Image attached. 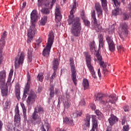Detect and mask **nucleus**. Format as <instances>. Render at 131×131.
<instances>
[{"label": "nucleus", "mask_w": 131, "mask_h": 131, "mask_svg": "<svg viewBox=\"0 0 131 131\" xmlns=\"http://www.w3.org/2000/svg\"><path fill=\"white\" fill-rule=\"evenodd\" d=\"M123 109H124V111H125V112H127L129 111V107L128 106V105H124L123 106Z\"/></svg>", "instance_id": "4d7b16f0"}, {"label": "nucleus", "mask_w": 131, "mask_h": 131, "mask_svg": "<svg viewBox=\"0 0 131 131\" xmlns=\"http://www.w3.org/2000/svg\"><path fill=\"white\" fill-rule=\"evenodd\" d=\"M113 3H114L115 7L117 8L115 9L112 11V15L113 16H117L118 15H120L122 13L121 11V9L119 8L120 7V3L118 2V0H112Z\"/></svg>", "instance_id": "9b49d317"}, {"label": "nucleus", "mask_w": 131, "mask_h": 131, "mask_svg": "<svg viewBox=\"0 0 131 131\" xmlns=\"http://www.w3.org/2000/svg\"><path fill=\"white\" fill-rule=\"evenodd\" d=\"M116 101H117V98L116 95H113L110 96L109 101H108L110 103H111V104H115V103L116 102Z\"/></svg>", "instance_id": "393cba45"}, {"label": "nucleus", "mask_w": 131, "mask_h": 131, "mask_svg": "<svg viewBox=\"0 0 131 131\" xmlns=\"http://www.w3.org/2000/svg\"><path fill=\"white\" fill-rule=\"evenodd\" d=\"M54 38H55L54 33L52 31H50L49 34L48 35V41L46 43V47L42 52V55L44 57H47V58L50 57V53H51V49H52V46H53L54 42Z\"/></svg>", "instance_id": "f03ea898"}, {"label": "nucleus", "mask_w": 131, "mask_h": 131, "mask_svg": "<svg viewBox=\"0 0 131 131\" xmlns=\"http://www.w3.org/2000/svg\"><path fill=\"white\" fill-rule=\"evenodd\" d=\"M48 20V16H44L41 19L39 24L40 25H41L42 26H43L46 25V23H47V21Z\"/></svg>", "instance_id": "7c9ffc66"}, {"label": "nucleus", "mask_w": 131, "mask_h": 131, "mask_svg": "<svg viewBox=\"0 0 131 131\" xmlns=\"http://www.w3.org/2000/svg\"><path fill=\"white\" fill-rule=\"evenodd\" d=\"M43 0H38L37 1V6L40 8V7H41L42 6V1Z\"/></svg>", "instance_id": "6e6d98bb"}, {"label": "nucleus", "mask_w": 131, "mask_h": 131, "mask_svg": "<svg viewBox=\"0 0 131 131\" xmlns=\"http://www.w3.org/2000/svg\"><path fill=\"white\" fill-rule=\"evenodd\" d=\"M90 107L92 110H95L96 109V106L94 104H90Z\"/></svg>", "instance_id": "338daca9"}, {"label": "nucleus", "mask_w": 131, "mask_h": 131, "mask_svg": "<svg viewBox=\"0 0 131 131\" xmlns=\"http://www.w3.org/2000/svg\"><path fill=\"white\" fill-rule=\"evenodd\" d=\"M50 8H43L41 9V12L42 13V14H44L45 15H49L50 14Z\"/></svg>", "instance_id": "c9c22d12"}, {"label": "nucleus", "mask_w": 131, "mask_h": 131, "mask_svg": "<svg viewBox=\"0 0 131 131\" xmlns=\"http://www.w3.org/2000/svg\"><path fill=\"white\" fill-rule=\"evenodd\" d=\"M108 121L110 125H113V124H115L118 121V118L116 116L112 115L108 119Z\"/></svg>", "instance_id": "412c9836"}, {"label": "nucleus", "mask_w": 131, "mask_h": 131, "mask_svg": "<svg viewBox=\"0 0 131 131\" xmlns=\"http://www.w3.org/2000/svg\"><path fill=\"white\" fill-rule=\"evenodd\" d=\"M63 106L64 110H66V109H69V108H70V106H71V102H70L69 100H67L65 102H63Z\"/></svg>", "instance_id": "2f4dec72"}, {"label": "nucleus", "mask_w": 131, "mask_h": 131, "mask_svg": "<svg viewBox=\"0 0 131 131\" xmlns=\"http://www.w3.org/2000/svg\"><path fill=\"white\" fill-rule=\"evenodd\" d=\"M28 61L30 62H32V57L30 55L28 56Z\"/></svg>", "instance_id": "774afa93"}, {"label": "nucleus", "mask_w": 131, "mask_h": 131, "mask_svg": "<svg viewBox=\"0 0 131 131\" xmlns=\"http://www.w3.org/2000/svg\"><path fill=\"white\" fill-rule=\"evenodd\" d=\"M96 56L97 57V60L99 61V63L102 62V56H101L99 52H97Z\"/></svg>", "instance_id": "de8ad7c7"}, {"label": "nucleus", "mask_w": 131, "mask_h": 131, "mask_svg": "<svg viewBox=\"0 0 131 131\" xmlns=\"http://www.w3.org/2000/svg\"><path fill=\"white\" fill-rule=\"evenodd\" d=\"M79 105L80 106H84L85 105V101H84V100H82L81 101L79 102Z\"/></svg>", "instance_id": "e2e57ef3"}, {"label": "nucleus", "mask_w": 131, "mask_h": 131, "mask_svg": "<svg viewBox=\"0 0 131 131\" xmlns=\"http://www.w3.org/2000/svg\"><path fill=\"white\" fill-rule=\"evenodd\" d=\"M43 5L46 8H48L49 9L51 8V0H44L43 2Z\"/></svg>", "instance_id": "72a5a7b5"}, {"label": "nucleus", "mask_w": 131, "mask_h": 131, "mask_svg": "<svg viewBox=\"0 0 131 131\" xmlns=\"http://www.w3.org/2000/svg\"><path fill=\"white\" fill-rule=\"evenodd\" d=\"M11 79H8L6 84H0V88L2 90V96L6 97L8 96V89L9 86H11Z\"/></svg>", "instance_id": "9d476101"}, {"label": "nucleus", "mask_w": 131, "mask_h": 131, "mask_svg": "<svg viewBox=\"0 0 131 131\" xmlns=\"http://www.w3.org/2000/svg\"><path fill=\"white\" fill-rule=\"evenodd\" d=\"M94 8L97 13L98 17L103 16V10H102V7L99 3H95Z\"/></svg>", "instance_id": "a211bd4d"}, {"label": "nucleus", "mask_w": 131, "mask_h": 131, "mask_svg": "<svg viewBox=\"0 0 131 131\" xmlns=\"http://www.w3.org/2000/svg\"><path fill=\"white\" fill-rule=\"evenodd\" d=\"M92 123H98V121L97 120V116L95 115H92Z\"/></svg>", "instance_id": "8fccbe9b"}, {"label": "nucleus", "mask_w": 131, "mask_h": 131, "mask_svg": "<svg viewBox=\"0 0 131 131\" xmlns=\"http://www.w3.org/2000/svg\"><path fill=\"white\" fill-rule=\"evenodd\" d=\"M81 17L82 20H84V19L87 18L86 16H85V14H84V12H82L81 13Z\"/></svg>", "instance_id": "bf43d9fd"}, {"label": "nucleus", "mask_w": 131, "mask_h": 131, "mask_svg": "<svg viewBox=\"0 0 131 131\" xmlns=\"http://www.w3.org/2000/svg\"><path fill=\"white\" fill-rule=\"evenodd\" d=\"M122 17L123 18V20H128V19H129V14L127 13V12H125L123 13Z\"/></svg>", "instance_id": "37998d69"}, {"label": "nucleus", "mask_w": 131, "mask_h": 131, "mask_svg": "<svg viewBox=\"0 0 131 131\" xmlns=\"http://www.w3.org/2000/svg\"><path fill=\"white\" fill-rule=\"evenodd\" d=\"M49 91L50 92V96L51 98L54 97V86H51L50 88L49 89Z\"/></svg>", "instance_id": "c03bdc74"}, {"label": "nucleus", "mask_w": 131, "mask_h": 131, "mask_svg": "<svg viewBox=\"0 0 131 131\" xmlns=\"http://www.w3.org/2000/svg\"><path fill=\"white\" fill-rule=\"evenodd\" d=\"M117 49L118 50V52L120 53V54H123L124 52V49H123V47H122V46H120V45L118 46Z\"/></svg>", "instance_id": "a18cd8bd"}, {"label": "nucleus", "mask_w": 131, "mask_h": 131, "mask_svg": "<svg viewBox=\"0 0 131 131\" xmlns=\"http://www.w3.org/2000/svg\"><path fill=\"white\" fill-rule=\"evenodd\" d=\"M90 131H98V123H92V128Z\"/></svg>", "instance_id": "4c0bfd02"}, {"label": "nucleus", "mask_w": 131, "mask_h": 131, "mask_svg": "<svg viewBox=\"0 0 131 131\" xmlns=\"http://www.w3.org/2000/svg\"><path fill=\"white\" fill-rule=\"evenodd\" d=\"M95 113L98 116H101V115H102V113H101V112L98 110L95 111Z\"/></svg>", "instance_id": "0e129e2a"}, {"label": "nucleus", "mask_w": 131, "mask_h": 131, "mask_svg": "<svg viewBox=\"0 0 131 131\" xmlns=\"http://www.w3.org/2000/svg\"><path fill=\"white\" fill-rule=\"evenodd\" d=\"M37 79L39 81H41V82L42 81L43 79V73H39L37 76Z\"/></svg>", "instance_id": "a19ab883"}, {"label": "nucleus", "mask_w": 131, "mask_h": 131, "mask_svg": "<svg viewBox=\"0 0 131 131\" xmlns=\"http://www.w3.org/2000/svg\"><path fill=\"white\" fill-rule=\"evenodd\" d=\"M13 127H14V125H13L12 124H9V125H8V126H7L8 131H12Z\"/></svg>", "instance_id": "864d4df0"}, {"label": "nucleus", "mask_w": 131, "mask_h": 131, "mask_svg": "<svg viewBox=\"0 0 131 131\" xmlns=\"http://www.w3.org/2000/svg\"><path fill=\"white\" fill-rule=\"evenodd\" d=\"M37 96L35 93L33 91H31L27 100V103L30 105L31 104H33L35 102V100L36 99Z\"/></svg>", "instance_id": "ddd939ff"}, {"label": "nucleus", "mask_w": 131, "mask_h": 131, "mask_svg": "<svg viewBox=\"0 0 131 131\" xmlns=\"http://www.w3.org/2000/svg\"><path fill=\"white\" fill-rule=\"evenodd\" d=\"M75 9H76V1L75 0H74L73 2V7L71 11H73V13H75V11H74Z\"/></svg>", "instance_id": "603ef678"}, {"label": "nucleus", "mask_w": 131, "mask_h": 131, "mask_svg": "<svg viewBox=\"0 0 131 131\" xmlns=\"http://www.w3.org/2000/svg\"><path fill=\"white\" fill-rule=\"evenodd\" d=\"M11 106V101L10 100H7V101L5 102L4 107V111H7L8 109L10 108Z\"/></svg>", "instance_id": "473e14b6"}, {"label": "nucleus", "mask_w": 131, "mask_h": 131, "mask_svg": "<svg viewBox=\"0 0 131 131\" xmlns=\"http://www.w3.org/2000/svg\"><path fill=\"white\" fill-rule=\"evenodd\" d=\"M91 17L92 18V20L91 22V28L94 30H96L97 32L100 31V29L99 28V25L98 24V21L97 20V18H96V11L93 10L92 11Z\"/></svg>", "instance_id": "6e6552de"}, {"label": "nucleus", "mask_w": 131, "mask_h": 131, "mask_svg": "<svg viewBox=\"0 0 131 131\" xmlns=\"http://www.w3.org/2000/svg\"><path fill=\"white\" fill-rule=\"evenodd\" d=\"M129 130V125L127 124L123 126L122 131H128Z\"/></svg>", "instance_id": "09e8293b"}, {"label": "nucleus", "mask_w": 131, "mask_h": 131, "mask_svg": "<svg viewBox=\"0 0 131 131\" xmlns=\"http://www.w3.org/2000/svg\"><path fill=\"white\" fill-rule=\"evenodd\" d=\"M128 24L127 23L124 22L120 24V27L119 28V30L120 32V36L122 39L125 38V37L127 36L128 34Z\"/></svg>", "instance_id": "20e7f679"}, {"label": "nucleus", "mask_w": 131, "mask_h": 131, "mask_svg": "<svg viewBox=\"0 0 131 131\" xmlns=\"http://www.w3.org/2000/svg\"><path fill=\"white\" fill-rule=\"evenodd\" d=\"M15 95L17 100H20V86H19V84L15 85Z\"/></svg>", "instance_id": "b1692460"}, {"label": "nucleus", "mask_w": 131, "mask_h": 131, "mask_svg": "<svg viewBox=\"0 0 131 131\" xmlns=\"http://www.w3.org/2000/svg\"><path fill=\"white\" fill-rule=\"evenodd\" d=\"M59 68V61L58 58H54L52 62V69H53V73L52 74L51 78L54 79L57 76V70Z\"/></svg>", "instance_id": "f8f14e48"}, {"label": "nucleus", "mask_w": 131, "mask_h": 131, "mask_svg": "<svg viewBox=\"0 0 131 131\" xmlns=\"http://www.w3.org/2000/svg\"><path fill=\"white\" fill-rule=\"evenodd\" d=\"M82 85L84 88V90H89L90 88V84H89V80L86 79H83L82 82Z\"/></svg>", "instance_id": "cd10ccee"}, {"label": "nucleus", "mask_w": 131, "mask_h": 131, "mask_svg": "<svg viewBox=\"0 0 131 131\" xmlns=\"http://www.w3.org/2000/svg\"><path fill=\"white\" fill-rule=\"evenodd\" d=\"M99 48H103L104 47V38L102 34H100L98 36Z\"/></svg>", "instance_id": "c85d7f7f"}, {"label": "nucleus", "mask_w": 131, "mask_h": 131, "mask_svg": "<svg viewBox=\"0 0 131 131\" xmlns=\"http://www.w3.org/2000/svg\"><path fill=\"white\" fill-rule=\"evenodd\" d=\"M83 22L84 23V25L86 26V27H90L91 26V21L89 20L87 18H85L84 19H83Z\"/></svg>", "instance_id": "58836bf2"}, {"label": "nucleus", "mask_w": 131, "mask_h": 131, "mask_svg": "<svg viewBox=\"0 0 131 131\" xmlns=\"http://www.w3.org/2000/svg\"><path fill=\"white\" fill-rule=\"evenodd\" d=\"M27 82L26 84L25 88L24 89V92L26 93V94H28V92H29L30 90V84L31 83V80L30 78V75L29 74H27Z\"/></svg>", "instance_id": "f3484780"}, {"label": "nucleus", "mask_w": 131, "mask_h": 131, "mask_svg": "<svg viewBox=\"0 0 131 131\" xmlns=\"http://www.w3.org/2000/svg\"><path fill=\"white\" fill-rule=\"evenodd\" d=\"M106 32H108V34H113L114 32V28H109L106 29Z\"/></svg>", "instance_id": "49530a36"}, {"label": "nucleus", "mask_w": 131, "mask_h": 131, "mask_svg": "<svg viewBox=\"0 0 131 131\" xmlns=\"http://www.w3.org/2000/svg\"><path fill=\"white\" fill-rule=\"evenodd\" d=\"M101 3V7L104 11L105 12L107 11V9H108V6H107V0H100Z\"/></svg>", "instance_id": "bb28decb"}, {"label": "nucleus", "mask_w": 131, "mask_h": 131, "mask_svg": "<svg viewBox=\"0 0 131 131\" xmlns=\"http://www.w3.org/2000/svg\"><path fill=\"white\" fill-rule=\"evenodd\" d=\"M35 112L36 113H40V114H43V108L42 107L40 106V105H37L35 108Z\"/></svg>", "instance_id": "c756f323"}, {"label": "nucleus", "mask_w": 131, "mask_h": 131, "mask_svg": "<svg viewBox=\"0 0 131 131\" xmlns=\"http://www.w3.org/2000/svg\"><path fill=\"white\" fill-rule=\"evenodd\" d=\"M22 108H23L24 121L25 122H26V121H27V115L26 114V108H25V106H24V105L22 106Z\"/></svg>", "instance_id": "f704fd0d"}, {"label": "nucleus", "mask_w": 131, "mask_h": 131, "mask_svg": "<svg viewBox=\"0 0 131 131\" xmlns=\"http://www.w3.org/2000/svg\"><path fill=\"white\" fill-rule=\"evenodd\" d=\"M38 16L37 15V11L36 10H33L31 13V24L35 25V21L37 20Z\"/></svg>", "instance_id": "dca6fc26"}, {"label": "nucleus", "mask_w": 131, "mask_h": 131, "mask_svg": "<svg viewBox=\"0 0 131 131\" xmlns=\"http://www.w3.org/2000/svg\"><path fill=\"white\" fill-rule=\"evenodd\" d=\"M7 31H4L1 35L0 39V65L3 62L4 57H3V50L6 46V38H7Z\"/></svg>", "instance_id": "423d86ee"}, {"label": "nucleus", "mask_w": 131, "mask_h": 131, "mask_svg": "<svg viewBox=\"0 0 131 131\" xmlns=\"http://www.w3.org/2000/svg\"><path fill=\"white\" fill-rule=\"evenodd\" d=\"M108 45L110 51H111V52H113V51L115 50V45H114V42L108 43Z\"/></svg>", "instance_id": "e433bc0d"}, {"label": "nucleus", "mask_w": 131, "mask_h": 131, "mask_svg": "<svg viewBox=\"0 0 131 131\" xmlns=\"http://www.w3.org/2000/svg\"><path fill=\"white\" fill-rule=\"evenodd\" d=\"M41 41H42V38L41 37H39L36 41L35 43V48L38 47L40 43H41Z\"/></svg>", "instance_id": "79ce46f5"}, {"label": "nucleus", "mask_w": 131, "mask_h": 131, "mask_svg": "<svg viewBox=\"0 0 131 131\" xmlns=\"http://www.w3.org/2000/svg\"><path fill=\"white\" fill-rule=\"evenodd\" d=\"M70 66L71 71L72 79L75 85H76V84H77V83L76 82V81H77V78H76V75H77V74L76 73V69L75 68L74 60L73 59V57H71L70 58Z\"/></svg>", "instance_id": "39448f33"}, {"label": "nucleus", "mask_w": 131, "mask_h": 131, "mask_svg": "<svg viewBox=\"0 0 131 131\" xmlns=\"http://www.w3.org/2000/svg\"><path fill=\"white\" fill-rule=\"evenodd\" d=\"M13 73H14V71L13 70H11L9 73V78L8 79H10L11 80V78H12V76L13 75Z\"/></svg>", "instance_id": "052dcab7"}, {"label": "nucleus", "mask_w": 131, "mask_h": 131, "mask_svg": "<svg viewBox=\"0 0 131 131\" xmlns=\"http://www.w3.org/2000/svg\"><path fill=\"white\" fill-rule=\"evenodd\" d=\"M70 15L68 19L69 25H72L71 32L73 35L76 37H78L80 36V33H81V24H80V19L79 17H76L74 19V15L73 14V10L70 11Z\"/></svg>", "instance_id": "f257e3e1"}, {"label": "nucleus", "mask_w": 131, "mask_h": 131, "mask_svg": "<svg viewBox=\"0 0 131 131\" xmlns=\"http://www.w3.org/2000/svg\"><path fill=\"white\" fill-rule=\"evenodd\" d=\"M70 119V118H68V117L64 118L63 119V122L68 124Z\"/></svg>", "instance_id": "69168bd1"}, {"label": "nucleus", "mask_w": 131, "mask_h": 131, "mask_svg": "<svg viewBox=\"0 0 131 131\" xmlns=\"http://www.w3.org/2000/svg\"><path fill=\"white\" fill-rule=\"evenodd\" d=\"M36 28H35V24H31L30 28L28 30V39L27 40V43H30L33 39L34 35L36 34Z\"/></svg>", "instance_id": "0eeeda50"}, {"label": "nucleus", "mask_w": 131, "mask_h": 131, "mask_svg": "<svg viewBox=\"0 0 131 131\" xmlns=\"http://www.w3.org/2000/svg\"><path fill=\"white\" fill-rule=\"evenodd\" d=\"M28 54L29 55H30V56H32V52H33V49L31 48H30L28 50Z\"/></svg>", "instance_id": "680f3d73"}, {"label": "nucleus", "mask_w": 131, "mask_h": 131, "mask_svg": "<svg viewBox=\"0 0 131 131\" xmlns=\"http://www.w3.org/2000/svg\"><path fill=\"white\" fill-rule=\"evenodd\" d=\"M96 100L99 101L101 104H103V105L108 103L107 100L105 101V95L103 94V93H98L96 97Z\"/></svg>", "instance_id": "4468645a"}, {"label": "nucleus", "mask_w": 131, "mask_h": 131, "mask_svg": "<svg viewBox=\"0 0 131 131\" xmlns=\"http://www.w3.org/2000/svg\"><path fill=\"white\" fill-rule=\"evenodd\" d=\"M99 64L100 65V67L103 69L104 74H105V75H107V74H108V70L106 69V67H107V64L103 61H100Z\"/></svg>", "instance_id": "5701e85b"}, {"label": "nucleus", "mask_w": 131, "mask_h": 131, "mask_svg": "<svg viewBox=\"0 0 131 131\" xmlns=\"http://www.w3.org/2000/svg\"><path fill=\"white\" fill-rule=\"evenodd\" d=\"M55 21H56V22H60V21H61V19H62V15L61 14L60 9H59V8L58 7H56L55 9Z\"/></svg>", "instance_id": "aec40b11"}, {"label": "nucleus", "mask_w": 131, "mask_h": 131, "mask_svg": "<svg viewBox=\"0 0 131 131\" xmlns=\"http://www.w3.org/2000/svg\"><path fill=\"white\" fill-rule=\"evenodd\" d=\"M58 0H52V2L50 4V9H52L53 8V6L56 4V2H57Z\"/></svg>", "instance_id": "13d9d810"}, {"label": "nucleus", "mask_w": 131, "mask_h": 131, "mask_svg": "<svg viewBox=\"0 0 131 131\" xmlns=\"http://www.w3.org/2000/svg\"><path fill=\"white\" fill-rule=\"evenodd\" d=\"M15 115L14 116V122L16 123H20L21 121V118L19 114V107H17L15 109Z\"/></svg>", "instance_id": "6ab92c4d"}, {"label": "nucleus", "mask_w": 131, "mask_h": 131, "mask_svg": "<svg viewBox=\"0 0 131 131\" xmlns=\"http://www.w3.org/2000/svg\"><path fill=\"white\" fill-rule=\"evenodd\" d=\"M49 127H50V125L49 124L46 123L44 125L42 130L43 131H47V130L48 131Z\"/></svg>", "instance_id": "3c124183"}, {"label": "nucleus", "mask_w": 131, "mask_h": 131, "mask_svg": "<svg viewBox=\"0 0 131 131\" xmlns=\"http://www.w3.org/2000/svg\"><path fill=\"white\" fill-rule=\"evenodd\" d=\"M32 118L33 120H36V121H37L38 122H40V121H41V118L38 116V115H37V113H36V112H34L32 115Z\"/></svg>", "instance_id": "a878e982"}, {"label": "nucleus", "mask_w": 131, "mask_h": 131, "mask_svg": "<svg viewBox=\"0 0 131 131\" xmlns=\"http://www.w3.org/2000/svg\"><path fill=\"white\" fill-rule=\"evenodd\" d=\"M68 124H69L70 125L73 126L74 125V123H73V120L71 118H70V120H69Z\"/></svg>", "instance_id": "5fc2aeb1"}, {"label": "nucleus", "mask_w": 131, "mask_h": 131, "mask_svg": "<svg viewBox=\"0 0 131 131\" xmlns=\"http://www.w3.org/2000/svg\"><path fill=\"white\" fill-rule=\"evenodd\" d=\"M6 78H7V73L3 70L0 72V85L6 84Z\"/></svg>", "instance_id": "2eb2a0df"}, {"label": "nucleus", "mask_w": 131, "mask_h": 131, "mask_svg": "<svg viewBox=\"0 0 131 131\" xmlns=\"http://www.w3.org/2000/svg\"><path fill=\"white\" fill-rule=\"evenodd\" d=\"M105 39L107 43H110L111 42H113V40L112 39V37L109 36V35H106L105 36Z\"/></svg>", "instance_id": "ea45409f"}, {"label": "nucleus", "mask_w": 131, "mask_h": 131, "mask_svg": "<svg viewBox=\"0 0 131 131\" xmlns=\"http://www.w3.org/2000/svg\"><path fill=\"white\" fill-rule=\"evenodd\" d=\"M83 55L85 57L86 64L90 72L92 74V77L96 78V72H95L94 67L92 65V57H91V55L86 52H84Z\"/></svg>", "instance_id": "7ed1b4c3"}, {"label": "nucleus", "mask_w": 131, "mask_h": 131, "mask_svg": "<svg viewBox=\"0 0 131 131\" xmlns=\"http://www.w3.org/2000/svg\"><path fill=\"white\" fill-rule=\"evenodd\" d=\"M25 55L24 52H21L20 56H18L15 57L14 67L16 69H18L20 67V65L23 64L24 61V57Z\"/></svg>", "instance_id": "1a4fd4ad"}, {"label": "nucleus", "mask_w": 131, "mask_h": 131, "mask_svg": "<svg viewBox=\"0 0 131 131\" xmlns=\"http://www.w3.org/2000/svg\"><path fill=\"white\" fill-rule=\"evenodd\" d=\"M91 116L89 114L86 115L85 118H84L85 125L86 127L90 128L91 126Z\"/></svg>", "instance_id": "4be33fe9"}]
</instances>
